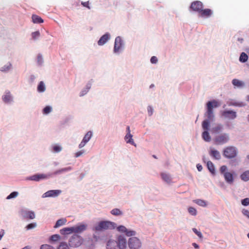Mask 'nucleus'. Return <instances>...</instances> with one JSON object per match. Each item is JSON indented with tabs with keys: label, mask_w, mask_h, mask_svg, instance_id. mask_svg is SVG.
<instances>
[{
	"label": "nucleus",
	"mask_w": 249,
	"mask_h": 249,
	"mask_svg": "<svg viewBox=\"0 0 249 249\" xmlns=\"http://www.w3.org/2000/svg\"><path fill=\"white\" fill-rule=\"evenodd\" d=\"M40 249H54L53 247L50 245L45 244L41 246Z\"/></svg>",
	"instance_id": "50"
},
{
	"label": "nucleus",
	"mask_w": 249,
	"mask_h": 249,
	"mask_svg": "<svg viewBox=\"0 0 249 249\" xmlns=\"http://www.w3.org/2000/svg\"><path fill=\"white\" fill-rule=\"evenodd\" d=\"M150 61L152 63L155 64L158 62V59L157 57L153 56L151 58Z\"/></svg>",
	"instance_id": "53"
},
{
	"label": "nucleus",
	"mask_w": 249,
	"mask_h": 249,
	"mask_svg": "<svg viewBox=\"0 0 249 249\" xmlns=\"http://www.w3.org/2000/svg\"><path fill=\"white\" fill-rule=\"evenodd\" d=\"M212 11L210 9H205L199 12V15L202 17L208 18L210 17L212 15Z\"/></svg>",
	"instance_id": "19"
},
{
	"label": "nucleus",
	"mask_w": 249,
	"mask_h": 249,
	"mask_svg": "<svg viewBox=\"0 0 249 249\" xmlns=\"http://www.w3.org/2000/svg\"><path fill=\"white\" fill-rule=\"evenodd\" d=\"M247 100L249 102V95L247 97Z\"/></svg>",
	"instance_id": "63"
},
{
	"label": "nucleus",
	"mask_w": 249,
	"mask_h": 249,
	"mask_svg": "<svg viewBox=\"0 0 249 249\" xmlns=\"http://www.w3.org/2000/svg\"><path fill=\"white\" fill-rule=\"evenodd\" d=\"M61 192V191L58 190H50L43 195V197H54L58 196Z\"/></svg>",
	"instance_id": "15"
},
{
	"label": "nucleus",
	"mask_w": 249,
	"mask_h": 249,
	"mask_svg": "<svg viewBox=\"0 0 249 249\" xmlns=\"http://www.w3.org/2000/svg\"><path fill=\"white\" fill-rule=\"evenodd\" d=\"M161 177L162 179L167 183H170L171 181V178L169 174H167L165 173H161Z\"/></svg>",
	"instance_id": "28"
},
{
	"label": "nucleus",
	"mask_w": 249,
	"mask_h": 249,
	"mask_svg": "<svg viewBox=\"0 0 249 249\" xmlns=\"http://www.w3.org/2000/svg\"><path fill=\"white\" fill-rule=\"evenodd\" d=\"M110 38V35L107 33L101 37L98 41V44L100 46L105 44Z\"/></svg>",
	"instance_id": "18"
},
{
	"label": "nucleus",
	"mask_w": 249,
	"mask_h": 249,
	"mask_svg": "<svg viewBox=\"0 0 249 249\" xmlns=\"http://www.w3.org/2000/svg\"><path fill=\"white\" fill-rule=\"evenodd\" d=\"M52 111V108L51 107L49 106H46L44 109H43V113L47 114L49 113Z\"/></svg>",
	"instance_id": "45"
},
{
	"label": "nucleus",
	"mask_w": 249,
	"mask_h": 249,
	"mask_svg": "<svg viewBox=\"0 0 249 249\" xmlns=\"http://www.w3.org/2000/svg\"><path fill=\"white\" fill-rule=\"evenodd\" d=\"M72 227L73 232L80 233L86 230L87 226L86 224H80Z\"/></svg>",
	"instance_id": "16"
},
{
	"label": "nucleus",
	"mask_w": 249,
	"mask_h": 249,
	"mask_svg": "<svg viewBox=\"0 0 249 249\" xmlns=\"http://www.w3.org/2000/svg\"><path fill=\"white\" fill-rule=\"evenodd\" d=\"M115 227L116 224L115 223L103 221L99 222L98 224L94 227L93 230L96 231H102L108 229H114Z\"/></svg>",
	"instance_id": "2"
},
{
	"label": "nucleus",
	"mask_w": 249,
	"mask_h": 249,
	"mask_svg": "<svg viewBox=\"0 0 249 249\" xmlns=\"http://www.w3.org/2000/svg\"><path fill=\"white\" fill-rule=\"evenodd\" d=\"M219 106V103L215 100L209 101L207 103V111L205 115L208 118V120H212L214 118L213 108L217 107Z\"/></svg>",
	"instance_id": "1"
},
{
	"label": "nucleus",
	"mask_w": 249,
	"mask_h": 249,
	"mask_svg": "<svg viewBox=\"0 0 249 249\" xmlns=\"http://www.w3.org/2000/svg\"><path fill=\"white\" fill-rule=\"evenodd\" d=\"M71 170V167L63 168H61L60 169L55 171L53 174V175L60 174L62 173L68 172Z\"/></svg>",
	"instance_id": "30"
},
{
	"label": "nucleus",
	"mask_w": 249,
	"mask_h": 249,
	"mask_svg": "<svg viewBox=\"0 0 249 249\" xmlns=\"http://www.w3.org/2000/svg\"><path fill=\"white\" fill-rule=\"evenodd\" d=\"M40 36V33L39 31H36L32 33V36L34 39H36Z\"/></svg>",
	"instance_id": "44"
},
{
	"label": "nucleus",
	"mask_w": 249,
	"mask_h": 249,
	"mask_svg": "<svg viewBox=\"0 0 249 249\" xmlns=\"http://www.w3.org/2000/svg\"><path fill=\"white\" fill-rule=\"evenodd\" d=\"M240 178L242 180L244 181H247L249 180V170L244 172L240 175Z\"/></svg>",
	"instance_id": "27"
},
{
	"label": "nucleus",
	"mask_w": 249,
	"mask_h": 249,
	"mask_svg": "<svg viewBox=\"0 0 249 249\" xmlns=\"http://www.w3.org/2000/svg\"><path fill=\"white\" fill-rule=\"evenodd\" d=\"M227 167L226 165H222L220 168V173L224 175V174L226 172Z\"/></svg>",
	"instance_id": "47"
},
{
	"label": "nucleus",
	"mask_w": 249,
	"mask_h": 249,
	"mask_svg": "<svg viewBox=\"0 0 249 249\" xmlns=\"http://www.w3.org/2000/svg\"><path fill=\"white\" fill-rule=\"evenodd\" d=\"M92 135L91 131H88L85 135L82 141L80 142L79 145V147L81 148L84 147L85 144L90 140Z\"/></svg>",
	"instance_id": "13"
},
{
	"label": "nucleus",
	"mask_w": 249,
	"mask_h": 249,
	"mask_svg": "<svg viewBox=\"0 0 249 249\" xmlns=\"http://www.w3.org/2000/svg\"><path fill=\"white\" fill-rule=\"evenodd\" d=\"M111 213L114 215H120L122 214V212L119 209H114L111 211Z\"/></svg>",
	"instance_id": "38"
},
{
	"label": "nucleus",
	"mask_w": 249,
	"mask_h": 249,
	"mask_svg": "<svg viewBox=\"0 0 249 249\" xmlns=\"http://www.w3.org/2000/svg\"><path fill=\"white\" fill-rule=\"evenodd\" d=\"M58 249H70L66 243L61 242L58 247Z\"/></svg>",
	"instance_id": "41"
},
{
	"label": "nucleus",
	"mask_w": 249,
	"mask_h": 249,
	"mask_svg": "<svg viewBox=\"0 0 249 249\" xmlns=\"http://www.w3.org/2000/svg\"><path fill=\"white\" fill-rule=\"evenodd\" d=\"M11 68V64H8L6 66H5L1 68V71H8Z\"/></svg>",
	"instance_id": "49"
},
{
	"label": "nucleus",
	"mask_w": 249,
	"mask_h": 249,
	"mask_svg": "<svg viewBox=\"0 0 249 249\" xmlns=\"http://www.w3.org/2000/svg\"><path fill=\"white\" fill-rule=\"evenodd\" d=\"M207 166L209 171L213 174L215 175V168L213 164L211 161L207 162Z\"/></svg>",
	"instance_id": "25"
},
{
	"label": "nucleus",
	"mask_w": 249,
	"mask_h": 249,
	"mask_svg": "<svg viewBox=\"0 0 249 249\" xmlns=\"http://www.w3.org/2000/svg\"><path fill=\"white\" fill-rule=\"evenodd\" d=\"M224 177L226 181L230 184L233 183L234 178L233 174L229 172H227L224 174Z\"/></svg>",
	"instance_id": "17"
},
{
	"label": "nucleus",
	"mask_w": 249,
	"mask_h": 249,
	"mask_svg": "<svg viewBox=\"0 0 249 249\" xmlns=\"http://www.w3.org/2000/svg\"><path fill=\"white\" fill-rule=\"evenodd\" d=\"M37 62L39 64H41L43 62V58L40 54H38L37 56Z\"/></svg>",
	"instance_id": "54"
},
{
	"label": "nucleus",
	"mask_w": 249,
	"mask_h": 249,
	"mask_svg": "<svg viewBox=\"0 0 249 249\" xmlns=\"http://www.w3.org/2000/svg\"><path fill=\"white\" fill-rule=\"evenodd\" d=\"M60 236L58 234H54L51 236L50 240L52 241L55 242L59 240Z\"/></svg>",
	"instance_id": "40"
},
{
	"label": "nucleus",
	"mask_w": 249,
	"mask_h": 249,
	"mask_svg": "<svg viewBox=\"0 0 249 249\" xmlns=\"http://www.w3.org/2000/svg\"><path fill=\"white\" fill-rule=\"evenodd\" d=\"M243 213L244 215L249 218V211L248 210H244Z\"/></svg>",
	"instance_id": "57"
},
{
	"label": "nucleus",
	"mask_w": 249,
	"mask_h": 249,
	"mask_svg": "<svg viewBox=\"0 0 249 249\" xmlns=\"http://www.w3.org/2000/svg\"><path fill=\"white\" fill-rule=\"evenodd\" d=\"M247 236H248V237L249 238V233L248 234Z\"/></svg>",
	"instance_id": "64"
},
{
	"label": "nucleus",
	"mask_w": 249,
	"mask_h": 249,
	"mask_svg": "<svg viewBox=\"0 0 249 249\" xmlns=\"http://www.w3.org/2000/svg\"><path fill=\"white\" fill-rule=\"evenodd\" d=\"M229 140V134L223 133L216 136L214 139V142L216 144H223L227 142Z\"/></svg>",
	"instance_id": "5"
},
{
	"label": "nucleus",
	"mask_w": 249,
	"mask_h": 249,
	"mask_svg": "<svg viewBox=\"0 0 249 249\" xmlns=\"http://www.w3.org/2000/svg\"><path fill=\"white\" fill-rule=\"evenodd\" d=\"M83 153V151H80L79 152H77L75 153V157H78L80 156L81 155H82V154Z\"/></svg>",
	"instance_id": "59"
},
{
	"label": "nucleus",
	"mask_w": 249,
	"mask_h": 249,
	"mask_svg": "<svg viewBox=\"0 0 249 249\" xmlns=\"http://www.w3.org/2000/svg\"><path fill=\"white\" fill-rule=\"evenodd\" d=\"M129 135H130V136H127V133L124 137V139H125L126 143H130L132 145H133L135 146H136V145L135 143V142L132 139V135L131 134H129Z\"/></svg>",
	"instance_id": "29"
},
{
	"label": "nucleus",
	"mask_w": 249,
	"mask_h": 249,
	"mask_svg": "<svg viewBox=\"0 0 249 249\" xmlns=\"http://www.w3.org/2000/svg\"><path fill=\"white\" fill-rule=\"evenodd\" d=\"M147 111H148L149 116H151L153 112V107L151 106H149L147 107Z\"/></svg>",
	"instance_id": "51"
},
{
	"label": "nucleus",
	"mask_w": 249,
	"mask_h": 249,
	"mask_svg": "<svg viewBox=\"0 0 249 249\" xmlns=\"http://www.w3.org/2000/svg\"><path fill=\"white\" fill-rule=\"evenodd\" d=\"M118 231L120 232L124 233L127 236L135 235L136 232L134 231L128 230L124 226H120L117 228Z\"/></svg>",
	"instance_id": "10"
},
{
	"label": "nucleus",
	"mask_w": 249,
	"mask_h": 249,
	"mask_svg": "<svg viewBox=\"0 0 249 249\" xmlns=\"http://www.w3.org/2000/svg\"><path fill=\"white\" fill-rule=\"evenodd\" d=\"M203 4L201 1H196L192 3L190 8L192 10L197 12L199 13L201 11V9L203 8Z\"/></svg>",
	"instance_id": "8"
},
{
	"label": "nucleus",
	"mask_w": 249,
	"mask_h": 249,
	"mask_svg": "<svg viewBox=\"0 0 249 249\" xmlns=\"http://www.w3.org/2000/svg\"><path fill=\"white\" fill-rule=\"evenodd\" d=\"M209 121L210 120H205L203 121L202 124V128L205 131L208 130L209 127Z\"/></svg>",
	"instance_id": "36"
},
{
	"label": "nucleus",
	"mask_w": 249,
	"mask_h": 249,
	"mask_svg": "<svg viewBox=\"0 0 249 249\" xmlns=\"http://www.w3.org/2000/svg\"><path fill=\"white\" fill-rule=\"evenodd\" d=\"M193 231L200 238L203 237L202 234L200 231H198L196 228L193 229Z\"/></svg>",
	"instance_id": "46"
},
{
	"label": "nucleus",
	"mask_w": 249,
	"mask_h": 249,
	"mask_svg": "<svg viewBox=\"0 0 249 249\" xmlns=\"http://www.w3.org/2000/svg\"><path fill=\"white\" fill-rule=\"evenodd\" d=\"M52 174H37L33 175L30 177V179L36 181H38L42 179H45L49 178Z\"/></svg>",
	"instance_id": "7"
},
{
	"label": "nucleus",
	"mask_w": 249,
	"mask_h": 249,
	"mask_svg": "<svg viewBox=\"0 0 249 249\" xmlns=\"http://www.w3.org/2000/svg\"><path fill=\"white\" fill-rule=\"evenodd\" d=\"M222 115L225 118L233 120L236 117V113L232 110H225L222 112Z\"/></svg>",
	"instance_id": "12"
},
{
	"label": "nucleus",
	"mask_w": 249,
	"mask_h": 249,
	"mask_svg": "<svg viewBox=\"0 0 249 249\" xmlns=\"http://www.w3.org/2000/svg\"><path fill=\"white\" fill-rule=\"evenodd\" d=\"M37 90L38 92H42L45 90V86L42 81H40L37 86Z\"/></svg>",
	"instance_id": "34"
},
{
	"label": "nucleus",
	"mask_w": 249,
	"mask_h": 249,
	"mask_svg": "<svg viewBox=\"0 0 249 249\" xmlns=\"http://www.w3.org/2000/svg\"><path fill=\"white\" fill-rule=\"evenodd\" d=\"M128 244L130 249H139L141 247L140 240L135 237L130 238Z\"/></svg>",
	"instance_id": "6"
},
{
	"label": "nucleus",
	"mask_w": 249,
	"mask_h": 249,
	"mask_svg": "<svg viewBox=\"0 0 249 249\" xmlns=\"http://www.w3.org/2000/svg\"><path fill=\"white\" fill-rule=\"evenodd\" d=\"M203 139L206 142H210L211 141V137L208 130L204 131L202 134Z\"/></svg>",
	"instance_id": "32"
},
{
	"label": "nucleus",
	"mask_w": 249,
	"mask_h": 249,
	"mask_svg": "<svg viewBox=\"0 0 249 249\" xmlns=\"http://www.w3.org/2000/svg\"><path fill=\"white\" fill-rule=\"evenodd\" d=\"M81 4L84 6V7H86L87 8H88L89 9H90V7L89 5V1H86V2H81Z\"/></svg>",
	"instance_id": "52"
},
{
	"label": "nucleus",
	"mask_w": 249,
	"mask_h": 249,
	"mask_svg": "<svg viewBox=\"0 0 249 249\" xmlns=\"http://www.w3.org/2000/svg\"><path fill=\"white\" fill-rule=\"evenodd\" d=\"M36 227V223H32L28 224L25 227L26 229L27 230H29L33 229Z\"/></svg>",
	"instance_id": "42"
},
{
	"label": "nucleus",
	"mask_w": 249,
	"mask_h": 249,
	"mask_svg": "<svg viewBox=\"0 0 249 249\" xmlns=\"http://www.w3.org/2000/svg\"><path fill=\"white\" fill-rule=\"evenodd\" d=\"M2 99L5 103L10 102L12 98L10 95L9 92H6L5 95L3 96Z\"/></svg>",
	"instance_id": "31"
},
{
	"label": "nucleus",
	"mask_w": 249,
	"mask_h": 249,
	"mask_svg": "<svg viewBox=\"0 0 249 249\" xmlns=\"http://www.w3.org/2000/svg\"><path fill=\"white\" fill-rule=\"evenodd\" d=\"M154 85L153 84H151L150 86V88L154 87Z\"/></svg>",
	"instance_id": "62"
},
{
	"label": "nucleus",
	"mask_w": 249,
	"mask_h": 249,
	"mask_svg": "<svg viewBox=\"0 0 249 249\" xmlns=\"http://www.w3.org/2000/svg\"><path fill=\"white\" fill-rule=\"evenodd\" d=\"M123 47V41L121 37L117 36L115 40L114 52L115 53L119 52Z\"/></svg>",
	"instance_id": "9"
},
{
	"label": "nucleus",
	"mask_w": 249,
	"mask_h": 249,
	"mask_svg": "<svg viewBox=\"0 0 249 249\" xmlns=\"http://www.w3.org/2000/svg\"><path fill=\"white\" fill-rule=\"evenodd\" d=\"M210 156L216 160H219L221 158L220 153L216 150L211 148L209 152Z\"/></svg>",
	"instance_id": "21"
},
{
	"label": "nucleus",
	"mask_w": 249,
	"mask_h": 249,
	"mask_svg": "<svg viewBox=\"0 0 249 249\" xmlns=\"http://www.w3.org/2000/svg\"><path fill=\"white\" fill-rule=\"evenodd\" d=\"M21 215L26 219H33L35 218V214L32 211H28L27 210H22L20 212Z\"/></svg>",
	"instance_id": "14"
},
{
	"label": "nucleus",
	"mask_w": 249,
	"mask_h": 249,
	"mask_svg": "<svg viewBox=\"0 0 249 249\" xmlns=\"http://www.w3.org/2000/svg\"><path fill=\"white\" fill-rule=\"evenodd\" d=\"M66 222H67V219L65 218H62L59 219L56 221V222L54 226V228H57L59 227H60L61 226L65 225L66 223Z\"/></svg>",
	"instance_id": "23"
},
{
	"label": "nucleus",
	"mask_w": 249,
	"mask_h": 249,
	"mask_svg": "<svg viewBox=\"0 0 249 249\" xmlns=\"http://www.w3.org/2000/svg\"><path fill=\"white\" fill-rule=\"evenodd\" d=\"M193 246L195 248H196V249H197V248H199L198 245L197 244L195 243H193Z\"/></svg>",
	"instance_id": "61"
},
{
	"label": "nucleus",
	"mask_w": 249,
	"mask_h": 249,
	"mask_svg": "<svg viewBox=\"0 0 249 249\" xmlns=\"http://www.w3.org/2000/svg\"><path fill=\"white\" fill-rule=\"evenodd\" d=\"M222 125L220 124L216 125L212 128V132L214 133H219L222 130Z\"/></svg>",
	"instance_id": "33"
},
{
	"label": "nucleus",
	"mask_w": 249,
	"mask_h": 249,
	"mask_svg": "<svg viewBox=\"0 0 249 249\" xmlns=\"http://www.w3.org/2000/svg\"><path fill=\"white\" fill-rule=\"evenodd\" d=\"M248 56L245 53H242L239 57V60L242 62H245L248 60Z\"/></svg>",
	"instance_id": "35"
},
{
	"label": "nucleus",
	"mask_w": 249,
	"mask_h": 249,
	"mask_svg": "<svg viewBox=\"0 0 249 249\" xmlns=\"http://www.w3.org/2000/svg\"><path fill=\"white\" fill-rule=\"evenodd\" d=\"M73 232V227H67L64 228L60 230V233L61 234H68Z\"/></svg>",
	"instance_id": "22"
},
{
	"label": "nucleus",
	"mask_w": 249,
	"mask_h": 249,
	"mask_svg": "<svg viewBox=\"0 0 249 249\" xmlns=\"http://www.w3.org/2000/svg\"><path fill=\"white\" fill-rule=\"evenodd\" d=\"M232 84L234 86L238 88H241L244 86V83L240 81L237 79H234L232 80Z\"/></svg>",
	"instance_id": "24"
},
{
	"label": "nucleus",
	"mask_w": 249,
	"mask_h": 249,
	"mask_svg": "<svg viewBox=\"0 0 249 249\" xmlns=\"http://www.w3.org/2000/svg\"><path fill=\"white\" fill-rule=\"evenodd\" d=\"M196 167L198 171H201L203 169L202 165L199 164L196 165Z\"/></svg>",
	"instance_id": "58"
},
{
	"label": "nucleus",
	"mask_w": 249,
	"mask_h": 249,
	"mask_svg": "<svg viewBox=\"0 0 249 249\" xmlns=\"http://www.w3.org/2000/svg\"><path fill=\"white\" fill-rule=\"evenodd\" d=\"M242 204L244 206H248L249 205V198H246L242 200Z\"/></svg>",
	"instance_id": "48"
},
{
	"label": "nucleus",
	"mask_w": 249,
	"mask_h": 249,
	"mask_svg": "<svg viewBox=\"0 0 249 249\" xmlns=\"http://www.w3.org/2000/svg\"><path fill=\"white\" fill-rule=\"evenodd\" d=\"M126 131H127V136H130L129 134H131V133H130V129L129 126H127Z\"/></svg>",
	"instance_id": "60"
},
{
	"label": "nucleus",
	"mask_w": 249,
	"mask_h": 249,
	"mask_svg": "<svg viewBox=\"0 0 249 249\" xmlns=\"http://www.w3.org/2000/svg\"><path fill=\"white\" fill-rule=\"evenodd\" d=\"M5 234V231L3 230H1L0 231V241L2 239V237L4 236Z\"/></svg>",
	"instance_id": "56"
},
{
	"label": "nucleus",
	"mask_w": 249,
	"mask_h": 249,
	"mask_svg": "<svg viewBox=\"0 0 249 249\" xmlns=\"http://www.w3.org/2000/svg\"><path fill=\"white\" fill-rule=\"evenodd\" d=\"M117 242V249H125L126 248V240L122 236H119L118 238Z\"/></svg>",
	"instance_id": "11"
},
{
	"label": "nucleus",
	"mask_w": 249,
	"mask_h": 249,
	"mask_svg": "<svg viewBox=\"0 0 249 249\" xmlns=\"http://www.w3.org/2000/svg\"><path fill=\"white\" fill-rule=\"evenodd\" d=\"M32 21L34 23H41L43 22V20L38 16L33 15L32 16Z\"/></svg>",
	"instance_id": "26"
},
{
	"label": "nucleus",
	"mask_w": 249,
	"mask_h": 249,
	"mask_svg": "<svg viewBox=\"0 0 249 249\" xmlns=\"http://www.w3.org/2000/svg\"><path fill=\"white\" fill-rule=\"evenodd\" d=\"M53 149L54 152L58 153L61 151L62 147L60 145H54L53 146Z\"/></svg>",
	"instance_id": "43"
},
{
	"label": "nucleus",
	"mask_w": 249,
	"mask_h": 249,
	"mask_svg": "<svg viewBox=\"0 0 249 249\" xmlns=\"http://www.w3.org/2000/svg\"><path fill=\"white\" fill-rule=\"evenodd\" d=\"M194 202L200 206L206 207L207 206L206 202L202 199H196L194 200Z\"/></svg>",
	"instance_id": "37"
},
{
	"label": "nucleus",
	"mask_w": 249,
	"mask_h": 249,
	"mask_svg": "<svg viewBox=\"0 0 249 249\" xmlns=\"http://www.w3.org/2000/svg\"><path fill=\"white\" fill-rule=\"evenodd\" d=\"M117 242L109 240L107 244V249H117Z\"/></svg>",
	"instance_id": "20"
},
{
	"label": "nucleus",
	"mask_w": 249,
	"mask_h": 249,
	"mask_svg": "<svg viewBox=\"0 0 249 249\" xmlns=\"http://www.w3.org/2000/svg\"><path fill=\"white\" fill-rule=\"evenodd\" d=\"M188 212L192 215H196L197 213L196 210L192 207H190L188 208Z\"/></svg>",
	"instance_id": "39"
},
{
	"label": "nucleus",
	"mask_w": 249,
	"mask_h": 249,
	"mask_svg": "<svg viewBox=\"0 0 249 249\" xmlns=\"http://www.w3.org/2000/svg\"><path fill=\"white\" fill-rule=\"evenodd\" d=\"M16 197V192H12L10 195H9L6 198L9 199L11 198H14Z\"/></svg>",
	"instance_id": "55"
},
{
	"label": "nucleus",
	"mask_w": 249,
	"mask_h": 249,
	"mask_svg": "<svg viewBox=\"0 0 249 249\" xmlns=\"http://www.w3.org/2000/svg\"><path fill=\"white\" fill-rule=\"evenodd\" d=\"M83 240V238L80 236L74 234L70 239L69 244L70 247L76 248L82 244Z\"/></svg>",
	"instance_id": "3"
},
{
	"label": "nucleus",
	"mask_w": 249,
	"mask_h": 249,
	"mask_svg": "<svg viewBox=\"0 0 249 249\" xmlns=\"http://www.w3.org/2000/svg\"><path fill=\"white\" fill-rule=\"evenodd\" d=\"M237 154L236 148L232 146L227 147L223 151V155L227 158L232 159L235 158Z\"/></svg>",
	"instance_id": "4"
}]
</instances>
